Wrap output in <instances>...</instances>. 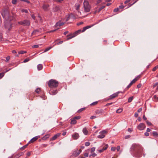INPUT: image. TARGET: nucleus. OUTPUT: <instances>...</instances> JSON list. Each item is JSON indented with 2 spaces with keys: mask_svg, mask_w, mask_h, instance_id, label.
<instances>
[{
  "mask_svg": "<svg viewBox=\"0 0 158 158\" xmlns=\"http://www.w3.org/2000/svg\"><path fill=\"white\" fill-rule=\"evenodd\" d=\"M95 24H92L89 26H87L86 27H84L83 28V29L82 31H81V30H78L77 31L75 32V33L73 35L71 34L69 35H67V37L68 38L67 39V40H68L73 38V37L77 35L78 33H80L81 32H84L86 30L91 28V27L93 26Z\"/></svg>",
  "mask_w": 158,
  "mask_h": 158,
  "instance_id": "1",
  "label": "nucleus"
},
{
  "mask_svg": "<svg viewBox=\"0 0 158 158\" xmlns=\"http://www.w3.org/2000/svg\"><path fill=\"white\" fill-rule=\"evenodd\" d=\"M83 8L84 11L85 12H88L90 11L91 7L89 2L87 1H84L83 2Z\"/></svg>",
  "mask_w": 158,
  "mask_h": 158,
  "instance_id": "2",
  "label": "nucleus"
},
{
  "mask_svg": "<svg viewBox=\"0 0 158 158\" xmlns=\"http://www.w3.org/2000/svg\"><path fill=\"white\" fill-rule=\"evenodd\" d=\"M58 84V81L53 79H51L48 82V85L51 88L56 87Z\"/></svg>",
  "mask_w": 158,
  "mask_h": 158,
  "instance_id": "3",
  "label": "nucleus"
},
{
  "mask_svg": "<svg viewBox=\"0 0 158 158\" xmlns=\"http://www.w3.org/2000/svg\"><path fill=\"white\" fill-rule=\"evenodd\" d=\"M18 23L19 24L24 26H29L30 25V22L29 20H24L23 21L19 22Z\"/></svg>",
  "mask_w": 158,
  "mask_h": 158,
  "instance_id": "4",
  "label": "nucleus"
},
{
  "mask_svg": "<svg viewBox=\"0 0 158 158\" xmlns=\"http://www.w3.org/2000/svg\"><path fill=\"white\" fill-rule=\"evenodd\" d=\"M106 131L105 130H103L100 132V135L98 136V137L99 139H102L105 137V134L106 133Z\"/></svg>",
  "mask_w": 158,
  "mask_h": 158,
  "instance_id": "5",
  "label": "nucleus"
},
{
  "mask_svg": "<svg viewBox=\"0 0 158 158\" xmlns=\"http://www.w3.org/2000/svg\"><path fill=\"white\" fill-rule=\"evenodd\" d=\"M146 127V126L144 123H140L137 126V128L139 130L142 131Z\"/></svg>",
  "mask_w": 158,
  "mask_h": 158,
  "instance_id": "6",
  "label": "nucleus"
},
{
  "mask_svg": "<svg viewBox=\"0 0 158 158\" xmlns=\"http://www.w3.org/2000/svg\"><path fill=\"white\" fill-rule=\"evenodd\" d=\"M53 11L55 12L60 13L61 12V8L59 6H55L53 8Z\"/></svg>",
  "mask_w": 158,
  "mask_h": 158,
  "instance_id": "7",
  "label": "nucleus"
},
{
  "mask_svg": "<svg viewBox=\"0 0 158 158\" xmlns=\"http://www.w3.org/2000/svg\"><path fill=\"white\" fill-rule=\"evenodd\" d=\"M118 94L119 92H117L113 94L110 96V97L107 98V100H109L115 98L118 96Z\"/></svg>",
  "mask_w": 158,
  "mask_h": 158,
  "instance_id": "8",
  "label": "nucleus"
},
{
  "mask_svg": "<svg viewBox=\"0 0 158 158\" xmlns=\"http://www.w3.org/2000/svg\"><path fill=\"white\" fill-rule=\"evenodd\" d=\"M60 133L56 134L52 137L50 139V141H52L56 139L58 137H59L60 135Z\"/></svg>",
  "mask_w": 158,
  "mask_h": 158,
  "instance_id": "9",
  "label": "nucleus"
},
{
  "mask_svg": "<svg viewBox=\"0 0 158 158\" xmlns=\"http://www.w3.org/2000/svg\"><path fill=\"white\" fill-rule=\"evenodd\" d=\"M40 137V136H37L32 138L28 142V143H32L37 140Z\"/></svg>",
  "mask_w": 158,
  "mask_h": 158,
  "instance_id": "10",
  "label": "nucleus"
},
{
  "mask_svg": "<svg viewBox=\"0 0 158 158\" xmlns=\"http://www.w3.org/2000/svg\"><path fill=\"white\" fill-rule=\"evenodd\" d=\"M137 147L141 148V147L139 144H133L131 147V149L134 150L135 148Z\"/></svg>",
  "mask_w": 158,
  "mask_h": 158,
  "instance_id": "11",
  "label": "nucleus"
},
{
  "mask_svg": "<svg viewBox=\"0 0 158 158\" xmlns=\"http://www.w3.org/2000/svg\"><path fill=\"white\" fill-rule=\"evenodd\" d=\"M72 137L74 139H77L79 137V134L77 133H74L72 135Z\"/></svg>",
  "mask_w": 158,
  "mask_h": 158,
  "instance_id": "12",
  "label": "nucleus"
},
{
  "mask_svg": "<svg viewBox=\"0 0 158 158\" xmlns=\"http://www.w3.org/2000/svg\"><path fill=\"white\" fill-rule=\"evenodd\" d=\"M50 134H46L42 137L41 139L44 141L45 140L48 138L50 137Z\"/></svg>",
  "mask_w": 158,
  "mask_h": 158,
  "instance_id": "13",
  "label": "nucleus"
},
{
  "mask_svg": "<svg viewBox=\"0 0 158 158\" xmlns=\"http://www.w3.org/2000/svg\"><path fill=\"white\" fill-rule=\"evenodd\" d=\"M64 24V23L63 22H61V21H59L56 24V27H59L61 26Z\"/></svg>",
  "mask_w": 158,
  "mask_h": 158,
  "instance_id": "14",
  "label": "nucleus"
},
{
  "mask_svg": "<svg viewBox=\"0 0 158 158\" xmlns=\"http://www.w3.org/2000/svg\"><path fill=\"white\" fill-rule=\"evenodd\" d=\"M57 92L56 90H51L50 91V94L52 95H54L56 94Z\"/></svg>",
  "mask_w": 158,
  "mask_h": 158,
  "instance_id": "15",
  "label": "nucleus"
},
{
  "mask_svg": "<svg viewBox=\"0 0 158 158\" xmlns=\"http://www.w3.org/2000/svg\"><path fill=\"white\" fill-rule=\"evenodd\" d=\"M49 7V5L48 4H44L43 6V9L45 11L48 10V8Z\"/></svg>",
  "mask_w": 158,
  "mask_h": 158,
  "instance_id": "16",
  "label": "nucleus"
},
{
  "mask_svg": "<svg viewBox=\"0 0 158 158\" xmlns=\"http://www.w3.org/2000/svg\"><path fill=\"white\" fill-rule=\"evenodd\" d=\"M105 7V6H102L99 8L98 9L96 10L94 12V13H99L102 9L104 8Z\"/></svg>",
  "mask_w": 158,
  "mask_h": 158,
  "instance_id": "17",
  "label": "nucleus"
},
{
  "mask_svg": "<svg viewBox=\"0 0 158 158\" xmlns=\"http://www.w3.org/2000/svg\"><path fill=\"white\" fill-rule=\"evenodd\" d=\"M70 120H71L70 124H75L77 123V121L73 118H71Z\"/></svg>",
  "mask_w": 158,
  "mask_h": 158,
  "instance_id": "18",
  "label": "nucleus"
},
{
  "mask_svg": "<svg viewBox=\"0 0 158 158\" xmlns=\"http://www.w3.org/2000/svg\"><path fill=\"white\" fill-rule=\"evenodd\" d=\"M83 133L85 135L88 134V131L86 127L84 128L83 129Z\"/></svg>",
  "mask_w": 158,
  "mask_h": 158,
  "instance_id": "19",
  "label": "nucleus"
},
{
  "mask_svg": "<svg viewBox=\"0 0 158 158\" xmlns=\"http://www.w3.org/2000/svg\"><path fill=\"white\" fill-rule=\"evenodd\" d=\"M23 155V153L21 152L17 154H16L14 156V157L15 158H18L20 156H22Z\"/></svg>",
  "mask_w": 158,
  "mask_h": 158,
  "instance_id": "20",
  "label": "nucleus"
},
{
  "mask_svg": "<svg viewBox=\"0 0 158 158\" xmlns=\"http://www.w3.org/2000/svg\"><path fill=\"white\" fill-rule=\"evenodd\" d=\"M103 112V110H96L95 112L96 114H102Z\"/></svg>",
  "mask_w": 158,
  "mask_h": 158,
  "instance_id": "21",
  "label": "nucleus"
},
{
  "mask_svg": "<svg viewBox=\"0 0 158 158\" xmlns=\"http://www.w3.org/2000/svg\"><path fill=\"white\" fill-rule=\"evenodd\" d=\"M37 69L38 70H40L42 69L43 68V66L42 64H39L37 66Z\"/></svg>",
  "mask_w": 158,
  "mask_h": 158,
  "instance_id": "22",
  "label": "nucleus"
},
{
  "mask_svg": "<svg viewBox=\"0 0 158 158\" xmlns=\"http://www.w3.org/2000/svg\"><path fill=\"white\" fill-rule=\"evenodd\" d=\"M75 152H76V154H74V155L76 156H78L81 152V150L80 149L79 150H77Z\"/></svg>",
  "mask_w": 158,
  "mask_h": 158,
  "instance_id": "23",
  "label": "nucleus"
},
{
  "mask_svg": "<svg viewBox=\"0 0 158 158\" xmlns=\"http://www.w3.org/2000/svg\"><path fill=\"white\" fill-rule=\"evenodd\" d=\"M102 147H103V148L102 149H103V150L104 151V150H105L107 149V148L108 147V145L107 144H104L102 145Z\"/></svg>",
  "mask_w": 158,
  "mask_h": 158,
  "instance_id": "24",
  "label": "nucleus"
},
{
  "mask_svg": "<svg viewBox=\"0 0 158 158\" xmlns=\"http://www.w3.org/2000/svg\"><path fill=\"white\" fill-rule=\"evenodd\" d=\"M80 4H76L75 5V9L77 10H78L80 7Z\"/></svg>",
  "mask_w": 158,
  "mask_h": 158,
  "instance_id": "25",
  "label": "nucleus"
},
{
  "mask_svg": "<svg viewBox=\"0 0 158 158\" xmlns=\"http://www.w3.org/2000/svg\"><path fill=\"white\" fill-rule=\"evenodd\" d=\"M139 76L137 77L134 79L132 81L134 83L139 79Z\"/></svg>",
  "mask_w": 158,
  "mask_h": 158,
  "instance_id": "26",
  "label": "nucleus"
},
{
  "mask_svg": "<svg viewBox=\"0 0 158 158\" xmlns=\"http://www.w3.org/2000/svg\"><path fill=\"white\" fill-rule=\"evenodd\" d=\"M123 111V109L122 108H119L118 109L116 110V113H121Z\"/></svg>",
  "mask_w": 158,
  "mask_h": 158,
  "instance_id": "27",
  "label": "nucleus"
},
{
  "mask_svg": "<svg viewBox=\"0 0 158 158\" xmlns=\"http://www.w3.org/2000/svg\"><path fill=\"white\" fill-rule=\"evenodd\" d=\"M133 98V97H130V98H128V102H131L132 101V100Z\"/></svg>",
  "mask_w": 158,
  "mask_h": 158,
  "instance_id": "28",
  "label": "nucleus"
},
{
  "mask_svg": "<svg viewBox=\"0 0 158 158\" xmlns=\"http://www.w3.org/2000/svg\"><path fill=\"white\" fill-rule=\"evenodd\" d=\"M27 52L26 51H21L18 52V53L19 54H23L24 53H25Z\"/></svg>",
  "mask_w": 158,
  "mask_h": 158,
  "instance_id": "29",
  "label": "nucleus"
},
{
  "mask_svg": "<svg viewBox=\"0 0 158 158\" xmlns=\"http://www.w3.org/2000/svg\"><path fill=\"white\" fill-rule=\"evenodd\" d=\"M85 108H81V109L79 110L77 112L78 113H80L81 112H82V111H83V110H85Z\"/></svg>",
  "mask_w": 158,
  "mask_h": 158,
  "instance_id": "30",
  "label": "nucleus"
},
{
  "mask_svg": "<svg viewBox=\"0 0 158 158\" xmlns=\"http://www.w3.org/2000/svg\"><path fill=\"white\" fill-rule=\"evenodd\" d=\"M5 73H0V78H2L4 75Z\"/></svg>",
  "mask_w": 158,
  "mask_h": 158,
  "instance_id": "31",
  "label": "nucleus"
},
{
  "mask_svg": "<svg viewBox=\"0 0 158 158\" xmlns=\"http://www.w3.org/2000/svg\"><path fill=\"white\" fill-rule=\"evenodd\" d=\"M40 89L39 88H37L35 90V91L38 94H39L40 91Z\"/></svg>",
  "mask_w": 158,
  "mask_h": 158,
  "instance_id": "32",
  "label": "nucleus"
},
{
  "mask_svg": "<svg viewBox=\"0 0 158 158\" xmlns=\"http://www.w3.org/2000/svg\"><path fill=\"white\" fill-rule=\"evenodd\" d=\"M152 134L154 136H157L158 135V134L157 133L156 131H153L152 132Z\"/></svg>",
  "mask_w": 158,
  "mask_h": 158,
  "instance_id": "33",
  "label": "nucleus"
},
{
  "mask_svg": "<svg viewBox=\"0 0 158 158\" xmlns=\"http://www.w3.org/2000/svg\"><path fill=\"white\" fill-rule=\"evenodd\" d=\"M30 60V59H29V58H27L26 59H25L24 60L23 62L24 63H26V62Z\"/></svg>",
  "mask_w": 158,
  "mask_h": 158,
  "instance_id": "34",
  "label": "nucleus"
},
{
  "mask_svg": "<svg viewBox=\"0 0 158 158\" xmlns=\"http://www.w3.org/2000/svg\"><path fill=\"white\" fill-rule=\"evenodd\" d=\"M98 102H95L91 104L90 105L92 106L95 105H97L98 104Z\"/></svg>",
  "mask_w": 158,
  "mask_h": 158,
  "instance_id": "35",
  "label": "nucleus"
},
{
  "mask_svg": "<svg viewBox=\"0 0 158 158\" xmlns=\"http://www.w3.org/2000/svg\"><path fill=\"white\" fill-rule=\"evenodd\" d=\"M29 144V143H28L27 144L23 146L21 148L23 150L25 148H26L27 146L28 145V144Z\"/></svg>",
  "mask_w": 158,
  "mask_h": 158,
  "instance_id": "36",
  "label": "nucleus"
},
{
  "mask_svg": "<svg viewBox=\"0 0 158 158\" xmlns=\"http://www.w3.org/2000/svg\"><path fill=\"white\" fill-rule=\"evenodd\" d=\"M76 120L77 119H79L81 118V116H75L74 118H73Z\"/></svg>",
  "mask_w": 158,
  "mask_h": 158,
  "instance_id": "37",
  "label": "nucleus"
},
{
  "mask_svg": "<svg viewBox=\"0 0 158 158\" xmlns=\"http://www.w3.org/2000/svg\"><path fill=\"white\" fill-rule=\"evenodd\" d=\"M51 48V47H49L46 48L44 51V52H46Z\"/></svg>",
  "mask_w": 158,
  "mask_h": 158,
  "instance_id": "38",
  "label": "nucleus"
},
{
  "mask_svg": "<svg viewBox=\"0 0 158 158\" xmlns=\"http://www.w3.org/2000/svg\"><path fill=\"white\" fill-rule=\"evenodd\" d=\"M153 98L155 100L157 101H158V97H157L156 95H154Z\"/></svg>",
  "mask_w": 158,
  "mask_h": 158,
  "instance_id": "39",
  "label": "nucleus"
},
{
  "mask_svg": "<svg viewBox=\"0 0 158 158\" xmlns=\"http://www.w3.org/2000/svg\"><path fill=\"white\" fill-rule=\"evenodd\" d=\"M157 68H158V65H156L153 69L152 71H155Z\"/></svg>",
  "mask_w": 158,
  "mask_h": 158,
  "instance_id": "40",
  "label": "nucleus"
},
{
  "mask_svg": "<svg viewBox=\"0 0 158 158\" xmlns=\"http://www.w3.org/2000/svg\"><path fill=\"white\" fill-rule=\"evenodd\" d=\"M95 148L94 147H93L91 148V152L92 153L93 152H94L95 150Z\"/></svg>",
  "mask_w": 158,
  "mask_h": 158,
  "instance_id": "41",
  "label": "nucleus"
},
{
  "mask_svg": "<svg viewBox=\"0 0 158 158\" xmlns=\"http://www.w3.org/2000/svg\"><path fill=\"white\" fill-rule=\"evenodd\" d=\"M10 59V56H7L6 57V61H8Z\"/></svg>",
  "mask_w": 158,
  "mask_h": 158,
  "instance_id": "42",
  "label": "nucleus"
},
{
  "mask_svg": "<svg viewBox=\"0 0 158 158\" xmlns=\"http://www.w3.org/2000/svg\"><path fill=\"white\" fill-rule=\"evenodd\" d=\"M47 146H48V145L47 144H42L41 145V147L42 148H45V147H47Z\"/></svg>",
  "mask_w": 158,
  "mask_h": 158,
  "instance_id": "43",
  "label": "nucleus"
},
{
  "mask_svg": "<svg viewBox=\"0 0 158 158\" xmlns=\"http://www.w3.org/2000/svg\"><path fill=\"white\" fill-rule=\"evenodd\" d=\"M17 0H12V2L13 4H16Z\"/></svg>",
  "mask_w": 158,
  "mask_h": 158,
  "instance_id": "44",
  "label": "nucleus"
},
{
  "mask_svg": "<svg viewBox=\"0 0 158 158\" xmlns=\"http://www.w3.org/2000/svg\"><path fill=\"white\" fill-rule=\"evenodd\" d=\"M88 155H89V154L88 153H87V152L85 153L84 154V156L85 157H87L88 156Z\"/></svg>",
  "mask_w": 158,
  "mask_h": 158,
  "instance_id": "45",
  "label": "nucleus"
},
{
  "mask_svg": "<svg viewBox=\"0 0 158 158\" xmlns=\"http://www.w3.org/2000/svg\"><path fill=\"white\" fill-rule=\"evenodd\" d=\"M90 144V143L89 142H86L85 143V145L86 146H88Z\"/></svg>",
  "mask_w": 158,
  "mask_h": 158,
  "instance_id": "46",
  "label": "nucleus"
},
{
  "mask_svg": "<svg viewBox=\"0 0 158 158\" xmlns=\"http://www.w3.org/2000/svg\"><path fill=\"white\" fill-rule=\"evenodd\" d=\"M22 11L25 13H27L28 12L27 10L26 9H23L22 10Z\"/></svg>",
  "mask_w": 158,
  "mask_h": 158,
  "instance_id": "47",
  "label": "nucleus"
},
{
  "mask_svg": "<svg viewBox=\"0 0 158 158\" xmlns=\"http://www.w3.org/2000/svg\"><path fill=\"white\" fill-rule=\"evenodd\" d=\"M39 47V45H35L32 46L33 48H37Z\"/></svg>",
  "mask_w": 158,
  "mask_h": 158,
  "instance_id": "48",
  "label": "nucleus"
},
{
  "mask_svg": "<svg viewBox=\"0 0 158 158\" xmlns=\"http://www.w3.org/2000/svg\"><path fill=\"white\" fill-rule=\"evenodd\" d=\"M147 124L148 126H150L152 125V123L148 121H147Z\"/></svg>",
  "mask_w": 158,
  "mask_h": 158,
  "instance_id": "49",
  "label": "nucleus"
},
{
  "mask_svg": "<svg viewBox=\"0 0 158 158\" xmlns=\"http://www.w3.org/2000/svg\"><path fill=\"white\" fill-rule=\"evenodd\" d=\"M96 156H97V154L96 153H93V154H92V156L93 157H94Z\"/></svg>",
  "mask_w": 158,
  "mask_h": 158,
  "instance_id": "50",
  "label": "nucleus"
},
{
  "mask_svg": "<svg viewBox=\"0 0 158 158\" xmlns=\"http://www.w3.org/2000/svg\"><path fill=\"white\" fill-rule=\"evenodd\" d=\"M142 86V85L141 84H139L137 86V88H139L141 87Z\"/></svg>",
  "mask_w": 158,
  "mask_h": 158,
  "instance_id": "51",
  "label": "nucleus"
},
{
  "mask_svg": "<svg viewBox=\"0 0 158 158\" xmlns=\"http://www.w3.org/2000/svg\"><path fill=\"white\" fill-rule=\"evenodd\" d=\"M104 151L103 150V149L98 150V152L99 153H101L103 152Z\"/></svg>",
  "mask_w": 158,
  "mask_h": 158,
  "instance_id": "52",
  "label": "nucleus"
},
{
  "mask_svg": "<svg viewBox=\"0 0 158 158\" xmlns=\"http://www.w3.org/2000/svg\"><path fill=\"white\" fill-rule=\"evenodd\" d=\"M116 148L115 147H112L111 148V151H114L115 150Z\"/></svg>",
  "mask_w": 158,
  "mask_h": 158,
  "instance_id": "53",
  "label": "nucleus"
},
{
  "mask_svg": "<svg viewBox=\"0 0 158 158\" xmlns=\"http://www.w3.org/2000/svg\"><path fill=\"white\" fill-rule=\"evenodd\" d=\"M144 135L145 136H147L149 135V134L147 132H146L144 133Z\"/></svg>",
  "mask_w": 158,
  "mask_h": 158,
  "instance_id": "54",
  "label": "nucleus"
},
{
  "mask_svg": "<svg viewBox=\"0 0 158 158\" xmlns=\"http://www.w3.org/2000/svg\"><path fill=\"white\" fill-rule=\"evenodd\" d=\"M21 1H24V2H27L28 3H30L29 1H28L27 0H21Z\"/></svg>",
  "mask_w": 158,
  "mask_h": 158,
  "instance_id": "55",
  "label": "nucleus"
},
{
  "mask_svg": "<svg viewBox=\"0 0 158 158\" xmlns=\"http://www.w3.org/2000/svg\"><path fill=\"white\" fill-rule=\"evenodd\" d=\"M116 149L118 151H119L120 149V147L119 146H118L117 147Z\"/></svg>",
  "mask_w": 158,
  "mask_h": 158,
  "instance_id": "56",
  "label": "nucleus"
},
{
  "mask_svg": "<svg viewBox=\"0 0 158 158\" xmlns=\"http://www.w3.org/2000/svg\"><path fill=\"white\" fill-rule=\"evenodd\" d=\"M131 137V136L130 135H127L126 136L125 138V139H128L129 138H130V137Z\"/></svg>",
  "mask_w": 158,
  "mask_h": 158,
  "instance_id": "57",
  "label": "nucleus"
},
{
  "mask_svg": "<svg viewBox=\"0 0 158 158\" xmlns=\"http://www.w3.org/2000/svg\"><path fill=\"white\" fill-rule=\"evenodd\" d=\"M56 2H60L63 0H55Z\"/></svg>",
  "mask_w": 158,
  "mask_h": 158,
  "instance_id": "58",
  "label": "nucleus"
},
{
  "mask_svg": "<svg viewBox=\"0 0 158 158\" xmlns=\"http://www.w3.org/2000/svg\"><path fill=\"white\" fill-rule=\"evenodd\" d=\"M66 21H67L69 19V15H68L66 16Z\"/></svg>",
  "mask_w": 158,
  "mask_h": 158,
  "instance_id": "59",
  "label": "nucleus"
},
{
  "mask_svg": "<svg viewBox=\"0 0 158 158\" xmlns=\"http://www.w3.org/2000/svg\"><path fill=\"white\" fill-rule=\"evenodd\" d=\"M118 10V8L115 9L114 10V12H117Z\"/></svg>",
  "mask_w": 158,
  "mask_h": 158,
  "instance_id": "60",
  "label": "nucleus"
},
{
  "mask_svg": "<svg viewBox=\"0 0 158 158\" xmlns=\"http://www.w3.org/2000/svg\"><path fill=\"white\" fill-rule=\"evenodd\" d=\"M142 110V109L141 108H139L138 110H137V112H141Z\"/></svg>",
  "mask_w": 158,
  "mask_h": 158,
  "instance_id": "61",
  "label": "nucleus"
},
{
  "mask_svg": "<svg viewBox=\"0 0 158 158\" xmlns=\"http://www.w3.org/2000/svg\"><path fill=\"white\" fill-rule=\"evenodd\" d=\"M96 118V116H91L90 117V118L91 119H94V118Z\"/></svg>",
  "mask_w": 158,
  "mask_h": 158,
  "instance_id": "62",
  "label": "nucleus"
},
{
  "mask_svg": "<svg viewBox=\"0 0 158 158\" xmlns=\"http://www.w3.org/2000/svg\"><path fill=\"white\" fill-rule=\"evenodd\" d=\"M31 16L32 17V18L34 19H35V16H34V15H31Z\"/></svg>",
  "mask_w": 158,
  "mask_h": 158,
  "instance_id": "63",
  "label": "nucleus"
},
{
  "mask_svg": "<svg viewBox=\"0 0 158 158\" xmlns=\"http://www.w3.org/2000/svg\"><path fill=\"white\" fill-rule=\"evenodd\" d=\"M14 154H13L11 156H9L8 158H13L14 157Z\"/></svg>",
  "mask_w": 158,
  "mask_h": 158,
  "instance_id": "64",
  "label": "nucleus"
}]
</instances>
